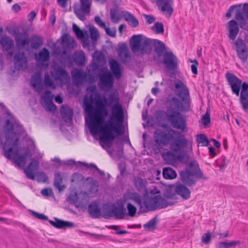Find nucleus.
Here are the masks:
<instances>
[{
  "label": "nucleus",
  "mask_w": 248,
  "mask_h": 248,
  "mask_svg": "<svg viewBox=\"0 0 248 248\" xmlns=\"http://www.w3.org/2000/svg\"><path fill=\"white\" fill-rule=\"evenodd\" d=\"M94 104L95 108L91 101L84 99V110L90 119L89 128L92 135L99 134L100 140L108 144L115 138L114 134L123 133L124 112L119 94L113 92L107 97L96 96Z\"/></svg>",
  "instance_id": "nucleus-1"
},
{
  "label": "nucleus",
  "mask_w": 248,
  "mask_h": 248,
  "mask_svg": "<svg viewBox=\"0 0 248 248\" xmlns=\"http://www.w3.org/2000/svg\"><path fill=\"white\" fill-rule=\"evenodd\" d=\"M175 87L177 90V95L182 100L181 102L177 98L172 97L170 100V106L169 107L165 115L168 121L175 128L185 131L186 129V123L185 118L180 112L172 107L180 111H188L190 108V95L188 89L181 80H178L175 83Z\"/></svg>",
  "instance_id": "nucleus-2"
},
{
  "label": "nucleus",
  "mask_w": 248,
  "mask_h": 248,
  "mask_svg": "<svg viewBox=\"0 0 248 248\" xmlns=\"http://www.w3.org/2000/svg\"><path fill=\"white\" fill-rule=\"evenodd\" d=\"M14 129L13 124L10 120H7L4 126V132L6 140L3 146V155L10 160L12 158V154L15 155L16 156L14 159L15 163L18 166H20L25 165L27 158L32 156V153L29 149H26L25 153L22 155L19 154L20 149L19 147V138L14 132Z\"/></svg>",
  "instance_id": "nucleus-3"
},
{
  "label": "nucleus",
  "mask_w": 248,
  "mask_h": 248,
  "mask_svg": "<svg viewBox=\"0 0 248 248\" xmlns=\"http://www.w3.org/2000/svg\"><path fill=\"white\" fill-rule=\"evenodd\" d=\"M171 140L173 142L170 143V148L174 152H181L188 145L187 140L177 130L170 128L168 133L162 130L155 133V141L158 145L167 146Z\"/></svg>",
  "instance_id": "nucleus-4"
},
{
  "label": "nucleus",
  "mask_w": 248,
  "mask_h": 248,
  "mask_svg": "<svg viewBox=\"0 0 248 248\" xmlns=\"http://www.w3.org/2000/svg\"><path fill=\"white\" fill-rule=\"evenodd\" d=\"M142 35H134L132 36L130 45L132 52L137 53L140 50L138 56H142L145 54H149L151 52L153 39L145 38L141 39Z\"/></svg>",
  "instance_id": "nucleus-5"
},
{
  "label": "nucleus",
  "mask_w": 248,
  "mask_h": 248,
  "mask_svg": "<svg viewBox=\"0 0 248 248\" xmlns=\"http://www.w3.org/2000/svg\"><path fill=\"white\" fill-rule=\"evenodd\" d=\"M126 215V210L123 203L116 207L113 205L111 209L107 212L104 211L103 217L105 218H108L110 217H114L118 219H121L124 218Z\"/></svg>",
  "instance_id": "nucleus-6"
},
{
  "label": "nucleus",
  "mask_w": 248,
  "mask_h": 248,
  "mask_svg": "<svg viewBox=\"0 0 248 248\" xmlns=\"http://www.w3.org/2000/svg\"><path fill=\"white\" fill-rule=\"evenodd\" d=\"M184 170L196 175L198 179L203 180L208 179V177L204 175L196 160H192L188 162L186 165V169Z\"/></svg>",
  "instance_id": "nucleus-7"
},
{
  "label": "nucleus",
  "mask_w": 248,
  "mask_h": 248,
  "mask_svg": "<svg viewBox=\"0 0 248 248\" xmlns=\"http://www.w3.org/2000/svg\"><path fill=\"white\" fill-rule=\"evenodd\" d=\"M14 63L15 68L18 70H25L28 67V61L23 52L15 54L14 57Z\"/></svg>",
  "instance_id": "nucleus-8"
},
{
  "label": "nucleus",
  "mask_w": 248,
  "mask_h": 248,
  "mask_svg": "<svg viewBox=\"0 0 248 248\" xmlns=\"http://www.w3.org/2000/svg\"><path fill=\"white\" fill-rule=\"evenodd\" d=\"M226 77L228 82L231 87L232 92L236 96H239L241 89L242 80L237 78L234 75L231 73H227Z\"/></svg>",
  "instance_id": "nucleus-9"
},
{
  "label": "nucleus",
  "mask_w": 248,
  "mask_h": 248,
  "mask_svg": "<svg viewBox=\"0 0 248 248\" xmlns=\"http://www.w3.org/2000/svg\"><path fill=\"white\" fill-rule=\"evenodd\" d=\"M163 56V63L169 70H174L178 67V59L172 51H166Z\"/></svg>",
  "instance_id": "nucleus-10"
},
{
  "label": "nucleus",
  "mask_w": 248,
  "mask_h": 248,
  "mask_svg": "<svg viewBox=\"0 0 248 248\" xmlns=\"http://www.w3.org/2000/svg\"><path fill=\"white\" fill-rule=\"evenodd\" d=\"M234 44L238 58L243 62H246L248 57V51L246 44L242 39H238L234 42Z\"/></svg>",
  "instance_id": "nucleus-11"
},
{
  "label": "nucleus",
  "mask_w": 248,
  "mask_h": 248,
  "mask_svg": "<svg viewBox=\"0 0 248 248\" xmlns=\"http://www.w3.org/2000/svg\"><path fill=\"white\" fill-rule=\"evenodd\" d=\"M73 30L76 36L82 40V46L84 48L90 46L89 34L86 31H82L75 23L73 24Z\"/></svg>",
  "instance_id": "nucleus-12"
},
{
  "label": "nucleus",
  "mask_w": 248,
  "mask_h": 248,
  "mask_svg": "<svg viewBox=\"0 0 248 248\" xmlns=\"http://www.w3.org/2000/svg\"><path fill=\"white\" fill-rule=\"evenodd\" d=\"M235 9L237 10V18L242 17V16H245L248 18V3H245L243 8H241V5L231 6L226 14V17H230Z\"/></svg>",
  "instance_id": "nucleus-13"
},
{
  "label": "nucleus",
  "mask_w": 248,
  "mask_h": 248,
  "mask_svg": "<svg viewBox=\"0 0 248 248\" xmlns=\"http://www.w3.org/2000/svg\"><path fill=\"white\" fill-rule=\"evenodd\" d=\"M242 90L240 94V103L243 109L248 112V83L244 82L241 84Z\"/></svg>",
  "instance_id": "nucleus-14"
},
{
  "label": "nucleus",
  "mask_w": 248,
  "mask_h": 248,
  "mask_svg": "<svg viewBox=\"0 0 248 248\" xmlns=\"http://www.w3.org/2000/svg\"><path fill=\"white\" fill-rule=\"evenodd\" d=\"M180 177L183 184L188 186L195 185L197 181V179H198L196 175L185 170L181 171Z\"/></svg>",
  "instance_id": "nucleus-15"
},
{
  "label": "nucleus",
  "mask_w": 248,
  "mask_h": 248,
  "mask_svg": "<svg viewBox=\"0 0 248 248\" xmlns=\"http://www.w3.org/2000/svg\"><path fill=\"white\" fill-rule=\"evenodd\" d=\"M50 75L55 80L67 81L70 79L68 73L63 68L59 67L55 71H51Z\"/></svg>",
  "instance_id": "nucleus-16"
},
{
  "label": "nucleus",
  "mask_w": 248,
  "mask_h": 248,
  "mask_svg": "<svg viewBox=\"0 0 248 248\" xmlns=\"http://www.w3.org/2000/svg\"><path fill=\"white\" fill-rule=\"evenodd\" d=\"M100 84L104 87L111 88L114 84V78L112 74L108 71L99 74Z\"/></svg>",
  "instance_id": "nucleus-17"
},
{
  "label": "nucleus",
  "mask_w": 248,
  "mask_h": 248,
  "mask_svg": "<svg viewBox=\"0 0 248 248\" xmlns=\"http://www.w3.org/2000/svg\"><path fill=\"white\" fill-rule=\"evenodd\" d=\"M34 58L36 61L40 64L41 66L48 67V64H45V62H48L50 59V53L48 49L44 47L38 54H35Z\"/></svg>",
  "instance_id": "nucleus-18"
},
{
  "label": "nucleus",
  "mask_w": 248,
  "mask_h": 248,
  "mask_svg": "<svg viewBox=\"0 0 248 248\" xmlns=\"http://www.w3.org/2000/svg\"><path fill=\"white\" fill-rule=\"evenodd\" d=\"M227 27L229 32L228 37L230 39L234 40L239 31L237 22L234 20H231L228 22Z\"/></svg>",
  "instance_id": "nucleus-19"
},
{
  "label": "nucleus",
  "mask_w": 248,
  "mask_h": 248,
  "mask_svg": "<svg viewBox=\"0 0 248 248\" xmlns=\"http://www.w3.org/2000/svg\"><path fill=\"white\" fill-rule=\"evenodd\" d=\"M72 78L75 85L78 86L86 80V74L82 70L75 69L71 72Z\"/></svg>",
  "instance_id": "nucleus-20"
},
{
  "label": "nucleus",
  "mask_w": 248,
  "mask_h": 248,
  "mask_svg": "<svg viewBox=\"0 0 248 248\" xmlns=\"http://www.w3.org/2000/svg\"><path fill=\"white\" fill-rule=\"evenodd\" d=\"M153 2L156 1L157 5L160 8L162 12L166 13L169 16L171 15L173 10L170 6L172 0H151Z\"/></svg>",
  "instance_id": "nucleus-21"
},
{
  "label": "nucleus",
  "mask_w": 248,
  "mask_h": 248,
  "mask_svg": "<svg viewBox=\"0 0 248 248\" xmlns=\"http://www.w3.org/2000/svg\"><path fill=\"white\" fill-rule=\"evenodd\" d=\"M39 165V163L37 160L31 159V161L29 164L27 168L24 170V172L28 178L31 180L34 179V171L38 169Z\"/></svg>",
  "instance_id": "nucleus-22"
},
{
  "label": "nucleus",
  "mask_w": 248,
  "mask_h": 248,
  "mask_svg": "<svg viewBox=\"0 0 248 248\" xmlns=\"http://www.w3.org/2000/svg\"><path fill=\"white\" fill-rule=\"evenodd\" d=\"M157 198L155 195L151 198H147L143 201L142 205L146 208V210L143 211L144 212H146L147 211H154L158 208V204H157Z\"/></svg>",
  "instance_id": "nucleus-23"
},
{
  "label": "nucleus",
  "mask_w": 248,
  "mask_h": 248,
  "mask_svg": "<svg viewBox=\"0 0 248 248\" xmlns=\"http://www.w3.org/2000/svg\"><path fill=\"white\" fill-rule=\"evenodd\" d=\"M55 221L48 220L49 223L57 229H65L67 228H73L75 226L74 223L64 221L57 217H54Z\"/></svg>",
  "instance_id": "nucleus-24"
},
{
  "label": "nucleus",
  "mask_w": 248,
  "mask_h": 248,
  "mask_svg": "<svg viewBox=\"0 0 248 248\" xmlns=\"http://www.w3.org/2000/svg\"><path fill=\"white\" fill-rule=\"evenodd\" d=\"M176 194L180 196L184 200H187L190 197L191 192L185 184H179L175 187Z\"/></svg>",
  "instance_id": "nucleus-25"
},
{
  "label": "nucleus",
  "mask_w": 248,
  "mask_h": 248,
  "mask_svg": "<svg viewBox=\"0 0 248 248\" xmlns=\"http://www.w3.org/2000/svg\"><path fill=\"white\" fill-rule=\"evenodd\" d=\"M31 84L32 87L38 93H41L43 90V85L42 83L41 75L40 72L35 73L32 76Z\"/></svg>",
  "instance_id": "nucleus-26"
},
{
  "label": "nucleus",
  "mask_w": 248,
  "mask_h": 248,
  "mask_svg": "<svg viewBox=\"0 0 248 248\" xmlns=\"http://www.w3.org/2000/svg\"><path fill=\"white\" fill-rule=\"evenodd\" d=\"M109 67L111 71L117 79H120L122 75L121 64L115 60L111 59L109 61Z\"/></svg>",
  "instance_id": "nucleus-27"
},
{
  "label": "nucleus",
  "mask_w": 248,
  "mask_h": 248,
  "mask_svg": "<svg viewBox=\"0 0 248 248\" xmlns=\"http://www.w3.org/2000/svg\"><path fill=\"white\" fill-rule=\"evenodd\" d=\"M171 151H168L164 153L162 155L164 160L168 164H172L175 163L177 161H181L182 160V155H177Z\"/></svg>",
  "instance_id": "nucleus-28"
},
{
  "label": "nucleus",
  "mask_w": 248,
  "mask_h": 248,
  "mask_svg": "<svg viewBox=\"0 0 248 248\" xmlns=\"http://www.w3.org/2000/svg\"><path fill=\"white\" fill-rule=\"evenodd\" d=\"M88 213L93 218H99L101 215V208L96 202H92L88 206Z\"/></svg>",
  "instance_id": "nucleus-29"
},
{
  "label": "nucleus",
  "mask_w": 248,
  "mask_h": 248,
  "mask_svg": "<svg viewBox=\"0 0 248 248\" xmlns=\"http://www.w3.org/2000/svg\"><path fill=\"white\" fill-rule=\"evenodd\" d=\"M153 44L154 45V50L158 57H161L166 52V47L165 44L157 39H153Z\"/></svg>",
  "instance_id": "nucleus-30"
},
{
  "label": "nucleus",
  "mask_w": 248,
  "mask_h": 248,
  "mask_svg": "<svg viewBox=\"0 0 248 248\" xmlns=\"http://www.w3.org/2000/svg\"><path fill=\"white\" fill-rule=\"evenodd\" d=\"M15 41L16 45L19 46L24 47L28 45L30 43V39L26 32L17 33L15 36Z\"/></svg>",
  "instance_id": "nucleus-31"
},
{
  "label": "nucleus",
  "mask_w": 248,
  "mask_h": 248,
  "mask_svg": "<svg viewBox=\"0 0 248 248\" xmlns=\"http://www.w3.org/2000/svg\"><path fill=\"white\" fill-rule=\"evenodd\" d=\"M60 112L62 119L65 122L72 121L73 111L70 107L67 106H62L60 108Z\"/></svg>",
  "instance_id": "nucleus-32"
},
{
  "label": "nucleus",
  "mask_w": 248,
  "mask_h": 248,
  "mask_svg": "<svg viewBox=\"0 0 248 248\" xmlns=\"http://www.w3.org/2000/svg\"><path fill=\"white\" fill-rule=\"evenodd\" d=\"M89 201V196L86 192L81 191L78 194V203L76 205L77 208H85Z\"/></svg>",
  "instance_id": "nucleus-33"
},
{
  "label": "nucleus",
  "mask_w": 248,
  "mask_h": 248,
  "mask_svg": "<svg viewBox=\"0 0 248 248\" xmlns=\"http://www.w3.org/2000/svg\"><path fill=\"white\" fill-rule=\"evenodd\" d=\"M125 200H132L134 201L141 209L142 208V203L139 194L136 192H128L124 196Z\"/></svg>",
  "instance_id": "nucleus-34"
},
{
  "label": "nucleus",
  "mask_w": 248,
  "mask_h": 248,
  "mask_svg": "<svg viewBox=\"0 0 248 248\" xmlns=\"http://www.w3.org/2000/svg\"><path fill=\"white\" fill-rule=\"evenodd\" d=\"M122 15L124 20L126 21L131 27L135 28L139 25L138 19L129 12L126 11L123 12Z\"/></svg>",
  "instance_id": "nucleus-35"
},
{
  "label": "nucleus",
  "mask_w": 248,
  "mask_h": 248,
  "mask_svg": "<svg viewBox=\"0 0 248 248\" xmlns=\"http://www.w3.org/2000/svg\"><path fill=\"white\" fill-rule=\"evenodd\" d=\"M31 46L32 48L37 49L43 44L42 38L38 35H33L30 39Z\"/></svg>",
  "instance_id": "nucleus-36"
},
{
  "label": "nucleus",
  "mask_w": 248,
  "mask_h": 248,
  "mask_svg": "<svg viewBox=\"0 0 248 248\" xmlns=\"http://www.w3.org/2000/svg\"><path fill=\"white\" fill-rule=\"evenodd\" d=\"M0 44L3 50L8 51L14 46V41L9 37H2L0 40Z\"/></svg>",
  "instance_id": "nucleus-37"
},
{
  "label": "nucleus",
  "mask_w": 248,
  "mask_h": 248,
  "mask_svg": "<svg viewBox=\"0 0 248 248\" xmlns=\"http://www.w3.org/2000/svg\"><path fill=\"white\" fill-rule=\"evenodd\" d=\"M74 60L77 65L82 66L84 64L85 57L84 52L82 51L76 52L74 55Z\"/></svg>",
  "instance_id": "nucleus-38"
},
{
  "label": "nucleus",
  "mask_w": 248,
  "mask_h": 248,
  "mask_svg": "<svg viewBox=\"0 0 248 248\" xmlns=\"http://www.w3.org/2000/svg\"><path fill=\"white\" fill-rule=\"evenodd\" d=\"M119 55L122 57L124 62H126L130 58V55L126 46L124 45L120 47Z\"/></svg>",
  "instance_id": "nucleus-39"
},
{
  "label": "nucleus",
  "mask_w": 248,
  "mask_h": 248,
  "mask_svg": "<svg viewBox=\"0 0 248 248\" xmlns=\"http://www.w3.org/2000/svg\"><path fill=\"white\" fill-rule=\"evenodd\" d=\"M163 175L166 179H172L176 177V171L170 168H164L163 170Z\"/></svg>",
  "instance_id": "nucleus-40"
},
{
  "label": "nucleus",
  "mask_w": 248,
  "mask_h": 248,
  "mask_svg": "<svg viewBox=\"0 0 248 248\" xmlns=\"http://www.w3.org/2000/svg\"><path fill=\"white\" fill-rule=\"evenodd\" d=\"M240 241H232L230 242H220L217 244V248H230L241 244Z\"/></svg>",
  "instance_id": "nucleus-41"
},
{
  "label": "nucleus",
  "mask_w": 248,
  "mask_h": 248,
  "mask_svg": "<svg viewBox=\"0 0 248 248\" xmlns=\"http://www.w3.org/2000/svg\"><path fill=\"white\" fill-rule=\"evenodd\" d=\"M157 198V202L158 204V208H164L168 206L172 205L174 202H168L167 199L163 198L160 195H156Z\"/></svg>",
  "instance_id": "nucleus-42"
},
{
  "label": "nucleus",
  "mask_w": 248,
  "mask_h": 248,
  "mask_svg": "<svg viewBox=\"0 0 248 248\" xmlns=\"http://www.w3.org/2000/svg\"><path fill=\"white\" fill-rule=\"evenodd\" d=\"M62 182V178L59 173H56L54 176V185L56 188L59 189L60 191L62 190L65 187L64 186L61 184Z\"/></svg>",
  "instance_id": "nucleus-43"
},
{
  "label": "nucleus",
  "mask_w": 248,
  "mask_h": 248,
  "mask_svg": "<svg viewBox=\"0 0 248 248\" xmlns=\"http://www.w3.org/2000/svg\"><path fill=\"white\" fill-rule=\"evenodd\" d=\"M235 18L237 21V23L240 28L248 30V24L247 23L246 21L247 17L246 16H243L242 17L237 18V10H236Z\"/></svg>",
  "instance_id": "nucleus-44"
},
{
  "label": "nucleus",
  "mask_w": 248,
  "mask_h": 248,
  "mask_svg": "<svg viewBox=\"0 0 248 248\" xmlns=\"http://www.w3.org/2000/svg\"><path fill=\"white\" fill-rule=\"evenodd\" d=\"M89 31L91 40L93 43H96L98 37H99V34L98 30L94 26H90L89 27Z\"/></svg>",
  "instance_id": "nucleus-45"
},
{
  "label": "nucleus",
  "mask_w": 248,
  "mask_h": 248,
  "mask_svg": "<svg viewBox=\"0 0 248 248\" xmlns=\"http://www.w3.org/2000/svg\"><path fill=\"white\" fill-rule=\"evenodd\" d=\"M152 30L156 34H163L164 31L163 24L161 22H155L154 25L152 28Z\"/></svg>",
  "instance_id": "nucleus-46"
},
{
  "label": "nucleus",
  "mask_w": 248,
  "mask_h": 248,
  "mask_svg": "<svg viewBox=\"0 0 248 248\" xmlns=\"http://www.w3.org/2000/svg\"><path fill=\"white\" fill-rule=\"evenodd\" d=\"M80 8L79 10H82L86 14H89L90 12L91 5L89 2V0H80Z\"/></svg>",
  "instance_id": "nucleus-47"
},
{
  "label": "nucleus",
  "mask_w": 248,
  "mask_h": 248,
  "mask_svg": "<svg viewBox=\"0 0 248 248\" xmlns=\"http://www.w3.org/2000/svg\"><path fill=\"white\" fill-rule=\"evenodd\" d=\"M110 16L112 21L114 23H117L120 19L118 10L116 8H113L110 10Z\"/></svg>",
  "instance_id": "nucleus-48"
},
{
  "label": "nucleus",
  "mask_w": 248,
  "mask_h": 248,
  "mask_svg": "<svg viewBox=\"0 0 248 248\" xmlns=\"http://www.w3.org/2000/svg\"><path fill=\"white\" fill-rule=\"evenodd\" d=\"M197 141L202 146H207L209 144V141L204 134L198 135Z\"/></svg>",
  "instance_id": "nucleus-49"
},
{
  "label": "nucleus",
  "mask_w": 248,
  "mask_h": 248,
  "mask_svg": "<svg viewBox=\"0 0 248 248\" xmlns=\"http://www.w3.org/2000/svg\"><path fill=\"white\" fill-rule=\"evenodd\" d=\"M156 223H157V219L155 217L153 218V219H151L147 223L143 225V227L146 230H154L156 227Z\"/></svg>",
  "instance_id": "nucleus-50"
},
{
  "label": "nucleus",
  "mask_w": 248,
  "mask_h": 248,
  "mask_svg": "<svg viewBox=\"0 0 248 248\" xmlns=\"http://www.w3.org/2000/svg\"><path fill=\"white\" fill-rule=\"evenodd\" d=\"M78 195L77 192L71 193L67 197V201L70 203L74 204L76 207L78 203Z\"/></svg>",
  "instance_id": "nucleus-51"
},
{
  "label": "nucleus",
  "mask_w": 248,
  "mask_h": 248,
  "mask_svg": "<svg viewBox=\"0 0 248 248\" xmlns=\"http://www.w3.org/2000/svg\"><path fill=\"white\" fill-rule=\"evenodd\" d=\"M134 183L135 187L138 189H142L145 186L144 180L140 177H136L134 180Z\"/></svg>",
  "instance_id": "nucleus-52"
},
{
  "label": "nucleus",
  "mask_w": 248,
  "mask_h": 248,
  "mask_svg": "<svg viewBox=\"0 0 248 248\" xmlns=\"http://www.w3.org/2000/svg\"><path fill=\"white\" fill-rule=\"evenodd\" d=\"M44 81L45 85L46 87H51L53 89L55 88V85L53 81L51 79L48 73L45 74Z\"/></svg>",
  "instance_id": "nucleus-53"
},
{
  "label": "nucleus",
  "mask_w": 248,
  "mask_h": 248,
  "mask_svg": "<svg viewBox=\"0 0 248 248\" xmlns=\"http://www.w3.org/2000/svg\"><path fill=\"white\" fill-rule=\"evenodd\" d=\"M63 42L65 43L66 47L70 48H73L76 46L75 41L74 38H66L63 39Z\"/></svg>",
  "instance_id": "nucleus-54"
},
{
  "label": "nucleus",
  "mask_w": 248,
  "mask_h": 248,
  "mask_svg": "<svg viewBox=\"0 0 248 248\" xmlns=\"http://www.w3.org/2000/svg\"><path fill=\"white\" fill-rule=\"evenodd\" d=\"M74 12L78 17L81 20L84 21L85 20L86 17L85 13L82 10H79L78 8L74 7Z\"/></svg>",
  "instance_id": "nucleus-55"
},
{
  "label": "nucleus",
  "mask_w": 248,
  "mask_h": 248,
  "mask_svg": "<svg viewBox=\"0 0 248 248\" xmlns=\"http://www.w3.org/2000/svg\"><path fill=\"white\" fill-rule=\"evenodd\" d=\"M211 239V234L210 232H207L204 233L202 237V242L204 244H209L210 243Z\"/></svg>",
  "instance_id": "nucleus-56"
},
{
  "label": "nucleus",
  "mask_w": 248,
  "mask_h": 248,
  "mask_svg": "<svg viewBox=\"0 0 248 248\" xmlns=\"http://www.w3.org/2000/svg\"><path fill=\"white\" fill-rule=\"evenodd\" d=\"M31 212L33 217L38 219L43 220H46L48 219V217L43 214L39 213L34 211H31Z\"/></svg>",
  "instance_id": "nucleus-57"
},
{
  "label": "nucleus",
  "mask_w": 248,
  "mask_h": 248,
  "mask_svg": "<svg viewBox=\"0 0 248 248\" xmlns=\"http://www.w3.org/2000/svg\"><path fill=\"white\" fill-rule=\"evenodd\" d=\"M127 208L128 212V215L131 217H134L137 212V208L131 203H128L127 205Z\"/></svg>",
  "instance_id": "nucleus-58"
},
{
  "label": "nucleus",
  "mask_w": 248,
  "mask_h": 248,
  "mask_svg": "<svg viewBox=\"0 0 248 248\" xmlns=\"http://www.w3.org/2000/svg\"><path fill=\"white\" fill-rule=\"evenodd\" d=\"M202 124L206 125L210 123V112L207 110L206 113L202 115Z\"/></svg>",
  "instance_id": "nucleus-59"
},
{
  "label": "nucleus",
  "mask_w": 248,
  "mask_h": 248,
  "mask_svg": "<svg viewBox=\"0 0 248 248\" xmlns=\"http://www.w3.org/2000/svg\"><path fill=\"white\" fill-rule=\"evenodd\" d=\"M176 193L175 192H172V191L169 190H167L165 194H164V197L168 200V199H171V200H176Z\"/></svg>",
  "instance_id": "nucleus-60"
},
{
  "label": "nucleus",
  "mask_w": 248,
  "mask_h": 248,
  "mask_svg": "<svg viewBox=\"0 0 248 248\" xmlns=\"http://www.w3.org/2000/svg\"><path fill=\"white\" fill-rule=\"evenodd\" d=\"M38 180L40 182L45 183L47 181L48 177L43 172H40L37 175Z\"/></svg>",
  "instance_id": "nucleus-61"
},
{
  "label": "nucleus",
  "mask_w": 248,
  "mask_h": 248,
  "mask_svg": "<svg viewBox=\"0 0 248 248\" xmlns=\"http://www.w3.org/2000/svg\"><path fill=\"white\" fill-rule=\"evenodd\" d=\"M57 108L56 106L54 104L52 101H49L46 103V109L49 111H54Z\"/></svg>",
  "instance_id": "nucleus-62"
},
{
  "label": "nucleus",
  "mask_w": 248,
  "mask_h": 248,
  "mask_svg": "<svg viewBox=\"0 0 248 248\" xmlns=\"http://www.w3.org/2000/svg\"><path fill=\"white\" fill-rule=\"evenodd\" d=\"M96 23L100 27L105 29L106 26L105 23L102 21L99 16H96L94 18Z\"/></svg>",
  "instance_id": "nucleus-63"
},
{
  "label": "nucleus",
  "mask_w": 248,
  "mask_h": 248,
  "mask_svg": "<svg viewBox=\"0 0 248 248\" xmlns=\"http://www.w3.org/2000/svg\"><path fill=\"white\" fill-rule=\"evenodd\" d=\"M106 33L111 37H115L116 36V31L115 29H110L106 27L105 29Z\"/></svg>",
  "instance_id": "nucleus-64"
}]
</instances>
